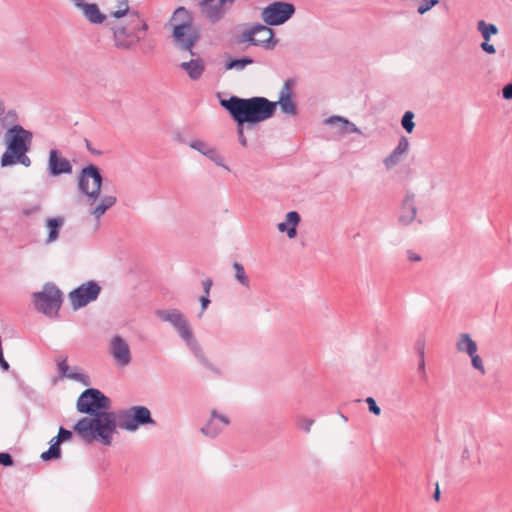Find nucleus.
<instances>
[{
    "mask_svg": "<svg viewBox=\"0 0 512 512\" xmlns=\"http://www.w3.org/2000/svg\"><path fill=\"white\" fill-rule=\"evenodd\" d=\"M275 109L280 108L282 114L288 117H295L298 114L297 105L293 99V91L290 80H286L278 93V100L271 101Z\"/></svg>",
    "mask_w": 512,
    "mask_h": 512,
    "instance_id": "nucleus-14",
    "label": "nucleus"
},
{
    "mask_svg": "<svg viewBox=\"0 0 512 512\" xmlns=\"http://www.w3.org/2000/svg\"><path fill=\"white\" fill-rule=\"evenodd\" d=\"M213 1L214 0H203L200 3V8L203 15L210 21L216 22L224 16L225 9H221V7Z\"/></svg>",
    "mask_w": 512,
    "mask_h": 512,
    "instance_id": "nucleus-24",
    "label": "nucleus"
},
{
    "mask_svg": "<svg viewBox=\"0 0 512 512\" xmlns=\"http://www.w3.org/2000/svg\"><path fill=\"white\" fill-rule=\"evenodd\" d=\"M100 292V285L91 280L70 291L68 299L72 309L76 311L95 301L99 297Z\"/></svg>",
    "mask_w": 512,
    "mask_h": 512,
    "instance_id": "nucleus-10",
    "label": "nucleus"
},
{
    "mask_svg": "<svg viewBox=\"0 0 512 512\" xmlns=\"http://www.w3.org/2000/svg\"><path fill=\"white\" fill-rule=\"evenodd\" d=\"M295 13V7L288 2L276 1L264 7L261 19L266 25L278 26L288 21Z\"/></svg>",
    "mask_w": 512,
    "mask_h": 512,
    "instance_id": "nucleus-9",
    "label": "nucleus"
},
{
    "mask_svg": "<svg viewBox=\"0 0 512 512\" xmlns=\"http://www.w3.org/2000/svg\"><path fill=\"white\" fill-rule=\"evenodd\" d=\"M77 411L88 416L82 417L74 425L75 433L87 443L98 441L104 446L113 443L115 434L114 411L111 399L96 388L83 391L76 402Z\"/></svg>",
    "mask_w": 512,
    "mask_h": 512,
    "instance_id": "nucleus-1",
    "label": "nucleus"
},
{
    "mask_svg": "<svg viewBox=\"0 0 512 512\" xmlns=\"http://www.w3.org/2000/svg\"><path fill=\"white\" fill-rule=\"evenodd\" d=\"M433 498L438 501L440 499V489H439V485L436 484V489H435V492L433 494Z\"/></svg>",
    "mask_w": 512,
    "mask_h": 512,
    "instance_id": "nucleus-53",
    "label": "nucleus"
},
{
    "mask_svg": "<svg viewBox=\"0 0 512 512\" xmlns=\"http://www.w3.org/2000/svg\"><path fill=\"white\" fill-rule=\"evenodd\" d=\"M342 420L347 421V418L342 415Z\"/></svg>",
    "mask_w": 512,
    "mask_h": 512,
    "instance_id": "nucleus-55",
    "label": "nucleus"
},
{
    "mask_svg": "<svg viewBox=\"0 0 512 512\" xmlns=\"http://www.w3.org/2000/svg\"><path fill=\"white\" fill-rule=\"evenodd\" d=\"M116 201L117 199L114 195H104L99 197V203L91 208L90 214L94 216V218L99 219L116 203Z\"/></svg>",
    "mask_w": 512,
    "mask_h": 512,
    "instance_id": "nucleus-28",
    "label": "nucleus"
},
{
    "mask_svg": "<svg viewBox=\"0 0 512 512\" xmlns=\"http://www.w3.org/2000/svg\"><path fill=\"white\" fill-rule=\"evenodd\" d=\"M409 149V141L406 137H400L397 146L384 158L383 164L387 170H391L398 165Z\"/></svg>",
    "mask_w": 512,
    "mask_h": 512,
    "instance_id": "nucleus-21",
    "label": "nucleus"
},
{
    "mask_svg": "<svg viewBox=\"0 0 512 512\" xmlns=\"http://www.w3.org/2000/svg\"><path fill=\"white\" fill-rule=\"evenodd\" d=\"M269 25L255 24L245 29L240 36V42H248L250 45L262 47L266 50H273L278 40L275 38L274 31Z\"/></svg>",
    "mask_w": 512,
    "mask_h": 512,
    "instance_id": "nucleus-8",
    "label": "nucleus"
},
{
    "mask_svg": "<svg viewBox=\"0 0 512 512\" xmlns=\"http://www.w3.org/2000/svg\"><path fill=\"white\" fill-rule=\"evenodd\" d=\"M111 30L114 45L121 50H132L142 40L140 34L136 33L130 19L127 24L118 23L112 26Z\"/></svg>",
    "mask_w": 512,
    "mask_h": 512,
    "instance_id": "nucleus-11",
    "label": "nucleus"
},
{
    "mask_svg": "<svg viewBox=\"0 0 512 512\" xmlns=\"http://www.w3.org/2000/svg\"><path fill=\"white\" fill-rule=\"evenodd\" d=\"M72 435L73 434H72V432L70 430H67V429H65L63 427H60L59 431H58V435L56 437H54L52 439V441H57L58 443L61 444L62 442L71 439Z\"/></svg>",
    "mask_w": 512,
    "mask_h": 512,
    "instance_id": "nucleus-40",
    "label": "nucleus"
},
{
    "mask_svg": "<svg viewBox=\"0 0 512 512\" xmlns=\"http://www.w3.org/2000/svg\"><path fill=\"white\" fill-rule=\"evenodd\" d=\"M73 6L80 10L84 18L91 24H101L106 16L95 3H86L85 0H69Z\"/></svg>",
    "mask_w": 512,
    "mask_h": 512,
    "instance_id": "nucleus-17",
    "label": "nucleus"
},
{
    "mask_svg": "<svg viewBox=\"0 0 512 512\" xmlns=\"http://www.w3.org/2000/svg\"><path fill=\"white\" fill-rule=\"evenodd\" d=\"M48 172L50 176H59L61 174L72 173V165L70 161L62 157L57 149H51L48 157Z\"/></svg>",
    "mask_w": 512,
    "mask_h": 512,
    "instance_id": "nucleus-16",
    "label": "nucleus"
},
{
    "mask_svg": "<svg viewBox=\"0 0 512 512\" xmlns=\"http://www.w3.org/2000/svg\"><path fill=\"white\" fill-rule=\"evenodd\" d=\"M180 68L183 69L191 80H198L204 73L205 65L202 59H192L187 62H182Z\"/></svg>",
    "mask_w": 512,
    "mask_h": 512,
    "instance_id": "nucleus-25",
    "label": "nucleus"
},
{
    "mask_svg": "<svg viewBox=\"0 0 512 512\" xmlns=\"http://www.w3.org/2000/svg\"><path fill=\"white\" fill-rule=\"evenodd\" d=\"M416 215L415 195L408 192L403 199L398 221L401 225L408 226L416 219Z\"/></svg>",
    "mask_w": 512,
    "mask_h": 512,
    "instance_id": "nucleus-19",
    "label": "nucleus"
},
{
    "mask_svg": "<svg viewBox=\"0 0 512 512\" xmlns=\"http://www.w3.org/2000/svg\"><path fill=\"white\" fill-rule=\"evenodd\" d=\"M212 284L213 282L211 279H206L205 281H203V289L206 295H210Z\"/></svg>",
    "mask_w": 512,
    "mask_h": 512,
    "instance_id": "nucleus-51",
    "label": "nucleus"
},
{
    "mask_svg": "<svg viewBox=\"0 0 512 512\" xmlns=\"http://www.w3.org/2000/svg\"><path fill=\"white\" fill-rule=\"evenodd\" d=\"M5 134V151L0 158L1 167H10L21 164L24 167L31 166V159L27 155L30 150L33 134L21 125L11 123Z\"/></svg>",
    "mask_w": 512,
    "mask_h": 512,
    "instance_id": "nucleus-4",
    "label": "nucleus"
},
{
    "mask_svg": "<svg viewBox=\"0 0 512 512\" xmlns=\"http://www.w3.org/2000/svg\"><path fill=\"white\" fill-rule=\"evenodd\" d=\"M0 464L3 466H12L13 465V458L9 453L6 452H0Z\"/></svg>",
    "mask_w": 512,
    "mask_h": 512,
    "instance_id": "nucleus-44",
    "label": "nucleus"
},
{
    "mask_svg": "<svg viewBox=\"0 0 512 512\" xmlns=\"http://www.w3.org/2000/svg\"><path fill=\"white\" fill-rule=\"evenodd\" d=\"M253 62H254L253 59L249 58V57H244V58H241V59H232V60H230L229 62L226 63L225 67H226L227 70L235 69V70L241 71L247 65H250Z\"/></svg>",
    "mask_w": 512,
    "mask_h": 512,
    "instance_id": "nucleus-34",
    "label": "nucleus"
},
{
    "mask_svg": "<svg viewBox=\"0 0 512 512\" xmlns=\"http://www.w3.org/2000/svg\"><path fill=\"white\" fill-rule=\"evenodd\" d=\"M199 302L201 303V312L199 313V317H202L203 313L205 312V310L208 308L209 304H210V298H209V295H206L204 294L203 296H201L199 298Z\"/></svg>",
    "mask_w": 512,
    "mask_h": 512,
    "instance_id": "nucleus-45",
    "label": "nucleus"
},
{
    "mask_svg": "<svg viewBox=\"0 0 512 512\" xmlns=\"http://www.w3.org/2000/svg\"><path fill=\"white\" fill-rule=\"evenodd\" d=\"M129 19L136 31L139 34L141 31L148 30V24L145 20H143L137 12H132L129 14Z\"/></svg>",
    "mask_w": 512,
    "mask_h": 512,
    "instance_id": "nucleus-35",
    "label": "nucleus"
},
{
    "mask_svg": "<svg viewBox=\"0 0 512 512\" xmlns=\"http://www.w3.org/2000/svg\"><path fill=\"white\" fill-rule=\"evenodd\" d=\"M103 178L100 169L90 164L84 167L78 176V189L87 198V202L93 206L99 199Z\"/></svg>",
    "mask_w": 512,
    "mask_h": 512,
    "instance_id": "nucleus-7",
    "label": "nucleus"
},
{
    "mask_svg": "<svg viewBox=\"0 0 512 512\" xmlns=\"http://www.w3.org/2000/svg\"><path fill=\"white\" fill-rule=\"evenodd\" d=\"M189 147L198 151L199 153H201L203 155L205 153V151L208 150L210 145L202 140H193L189 143Z\"/></svg>",
    "mask_w": 512,
    "mask_h": 512,
    "instance_id": "nucleus-39",
    "label": "nucleus"
},
{
    "mask_svg": "<svg viewBox=\"0 0 512 512\" xmlns=\"http://www.w3.org/2000/svg\"><path fill=\"white\" fill-rule=\"evenodd\" d=\"M213 2L217 3L221 7V9H225L224 7L227 5L226 3L220 0H214Z\"/></svg>",
    "mask_w": 512,
    "mask_h": 512,
    "instance_id": "nucleus-54",
    "label": "nucleus"
},
{
    "mask_svg": "<svg viewBox=\"0 0 512 512\" xmlns=\"http://www.w3.org/2000/svg\"><path fill=\"white\" fill-rule=\"evenodd\" d=\"M60 455H61L60 443H58L57 441L51 440L49 449L41 454V459L43 461H49L52 459L59 458Z\"/></svg>",
    "mask_w": 512,
    "mask_h": 512,
    "instance_id": "nucleus-33",
    "label": "nucleus"
},
{
    "mask_svg": "<svg viewBox=\"0 0 512 512\" xmlns=\"http://www.w3.org/2000/svg\"><path fill=\"white\" fill-rule=\"evenodd\" d=\"M203 155L210 159L211 161H213L217 166L222 167L227 171H230L229 167L224 163L223 156L218 152L216 148L210 146Z\"/></svg>",
    "mask_w": 512,
    "mask_h": 512,
    "instance_id": "nucleus-32",
    "label": "nucleus"
},
{
    "mask_svg": "<svg viewBox=\"0 0 512 512\" xmlns=\"http://www.w3.org/2000/svg\"><path fill=\"white\" fill-rule=\"evenodd\" d=\"M323 123L327 126L336 128L341 135L350 133L361 134V130L353 122L342 116H330L324 119Z\"/></svg>",
    "mask_w": 512,
    "mask_h": 512,
    "instance_id": "nucleus-22",
    "label": "nucleus"
},
{
    "mask_svg": "<svg viewBox=\"0 0 512 512\" xmlns=\"http://www.w3.org/2000/svg\"><path fill=\"white\" fill-rule=\"evenodd\" d=\"M172 37L177 47L194 54L192 49L198 41V33L193 25L174 24Z\"/></svg>",
    "mask_w": 512,
    "mask_h": 512,
    "instance_id": "nucleus-13",
    "label": "nucleus"
},
{
    "mask_svg": "<svg viewBox=\"0 0 512 512\" xmlns=\"http://www.w3.org/2000/svg\"><path fill=\"white\" fill-rule=\"evenodd\" d=\"M314 424V421L312 419L306 418V417H300L298 419V426L300 429H302L304 432L309 433L312 426Z\"/></svg>",
    "mask_w": 512,
    "mask_h": 512,
    "instance_id": "nucleus-42",
    "label": "nucleus"
},
{
    "mask_svg": "<svg viewBox=\"0 0 512 512\" xmlns=\"http://www.w3.org/2000/svg\"><path fill=\"white\" fill-rule=\"evenodd\" d=\"M365 402L367 403L368 409L372 414L376 416H379L381 414V408L377 405L373 397H367L365 399Z\"/></svg>",
    "mask_w": 512,
    "mask_h": 512,
    "instance_id": "nucleus-43",
    "label": "nucleus"
},
{
    "mask_svg": "<svg viewBox=\"0 0 512 512\" xmlns=\"http://www.w3.org/2000/svg\"><path fill=\"white\" fill-rule=\"evenodd\" d=\"M65 219L63 217L48 218L45 223L48 235L46 244H52L59 238L60 229L63 227Z\"/></svg>",
    "mask_w": 512,
    "mask_h": 512,
    "instance_id": "nucleus-26",
    "label": "nucleus"
},
{
    "mask_svg": "<svg viewBox=\"0 0 512 512\" xmlns=\"http://www.w3.org/2000/svg\"><path fill=\"white\" fill-rule=\"evenodd\" d=\"M115 434L117 428L128 432H135L140 426L155 425L150 410L145 406H131L114 412Z\"/></svg>",
    "mask_w": 512,
    "mask_h": 512,
    "instance_id": "nucleus-6",
    "label": "nucleus"
},
{
    "mask_svg": "<svg viewBox=\"0 0 512 512\" xmlns=\"http://www.w3.org/2000/svg\"><path fill=\"white\" fill-rule=\"evenodd\" d=\"M233 269H234V278L235 280L241 284L245 288L250 287V279L248 275L245 272V269L241 263L234 262L233 263Z\"/></svg>",
    "mask_w": 512,
    "mask_h": 512,
    "instance_id": "nucleus-31",
    "label": "nucleus"
},
{
    "mask_svg": "<svg viewBox=\"0 0 512 512\" xmlns=\"http://www.w3.org/2000/svg\"><path fill=\"white\" fill-rule=\"evenodd\" d=\"M477 30L481 33L484 40L483 42H489L491 36L498 33V28L495 24L487 23L484 20H479L477 22Z\"/></svg>",
    "mask_w": 512,
    "mask_h": 512,
    "instance_id": "nucleus-30",
    "label": "nucleus"
},
{
    "mask_svg": "<svg viewBox=\"0 0 512 512\" xmlns=\"http://www.w3.org/2000/svg\"><path fill=\"white\" fill-rule=\"evenodd\" d=\"M454 446L461 450L462 460H468L471 456V450L474 448L475 436L471 429L458 431L454 434Z\"/></svg>",
    "mask_w": 512,
    "mask_h": 512,
    "instance_id": "nucleus-18",
    "label": "nucleus"
},
{
    "mask_svg": "<svg viewBox=\"0 0 512 512\" xmlns=\"http://www.w3.org/2000/svg\"><path fill=\"white\" fill-rule=\"evenodd\" d=\"M436 3H438V0H422L417 8V12L419 14H424L429 11Z\"/></svg>",
    "mask_w": 512,
    "mask_h": 512,
    "instance_id": "nucleus-41",
    "label": "nucleus"
},
{
    "mask_svg": "<svg viewBox=\"0 0 512 512\" xmlns=\"http://www.w3.org/2000/svg\"><path fill=\"white\" fill-rule=\"evenodd\" d=\"M418 351L421 355V361L419 362V366H418V370L421 372V373H425V362H424V358H423V354H424V348L422 345H420L418 343Z\"/></svg>",
    "mask_w": 512,
    "mask_h": 512,
    "instance_id": "nucleus-50",
    "label": "nucleus"
},
{
    "mask_svg": "<svg viewBox=\"0 0 512 512\" xmlns=\"http://www.w3.org/2000/svg\"><path fill=\"white\" fill-rule=\"evenodd\" d=\"M243 125L244 124H237V133H238V139H239L240 144L242 146L246 147L247 146V139L244 136Z\"/></svg>",
    "mask_w": 512,
    "mask_h": 512,
    "instance_id": "nucleus-46",
    "label": "nucleus"
},
{
    "mask_svg": "<svg viewBox=\"0 0 512 512\" xmlns=\"http://www.w3.org/2000/svg\"><path fill=\"white\" fill-rule=\"evenodd\" d=\"M481 49L486 52L487 54H495L496 49L493 44H490L489 42H482L480 44Z\"/></svg>",
    "mask_w": 512,
    "mask_h": 512,
    "instance_id": "nucleus-49",
    "label": "nucleus"
},
{
    "mask_svg": "<svg viewBox=\"0 0 512 512\" xmlns=\"http://www.w3.org/2000/svg\"><path fill=\"white\" fill-rule=\"evenodd\" d=\"M407 259L411 262H420L422 260L421 255L416 253L415 251L409 249L406 251Z\"/></svg>",
    "mask_w": 512,
    "mask_h": 512,
    "instance_id": "nucleus-47",
    "label": "nucleus"
},
{
    "mask_svg": "<svg viewBox=\"0 0 512 512\" xmlns=\"http://www.w3.org/2000/svg\"><path fill=\"white\" fill-rule=\"evenodd\" d=\"M455 346L458 352L465 353L468 356L475 354L478 350L477 343L468 333H461L456 340Z\"/></svg>",
    "mask_w": 512,
    "mask_h": 512,
    "instance_id": "nucleus-27",
    "label": "nucleus"
},
{
    "mask_svg": "<svg viewBox=\"0 0 512 512\" xmlns=\"http://www.w3.org/2000/svg\"><path fill=\"white\" fill-rule=\"evenodd\" d=\"M502 97L505 100H512V83H509L502 88Z\"/></svg>",
    "mask_w": 512,
    "mask_h": 512,
    "instance_id": "nucleus-48",
    "label": "nucleus"
},
{
    "mask_svg": "<svg viewBox=\"0 0 512 512\" xmlns=\"http://www.w3.org/2000/svg\"><path fill=\"white\" fill-rule=\"evenodd\" d=\"M57 368L61 377H66L84 385H89V376L81 372L77 367H69L66 357H61L57 360Z\"/></svg>",
    "mask_w": 512,
    "mask_h": 512,
    "instance_id": "nucleus-20",
    "label": "nucleus"
},
{
    "mask_svg": "<svg viewBox=\"0 0 512 512\" xmlns=\"http://www.w3.org/2000/svg\"><path fill=\"white\" fill-rule=\"evenodd\" d=\"M300 223V215L296 211H290L286 214L285 221L278 223L277 229L281 233H286L289 239L297 236V226Z\"/></svg>",
    "mask_w": 512,
    "mask_h": 512,
    "instance_id": "nucleus-23",
    "label": "nucleus"
},
{
    "mask_svg": "<svg viewBox=\"0 0 512 512\" xmlns=\"http://www.w3.org/2000/svg\"><path fill=\"white\" fill-rule=\"evenodd\" d=\"M39 210H40V206L39 205H33V206L29 207V208L24 209L23 213L25 215H31L33 213L38 212Z\"/></svg>",
    "mask_w": 512,
    "mask_h": 512,
    "instance_id": "nucleus-52",
    "label": "nucleus"
},
{
    "mask_svg": "<svg viewBox=\"0 0 512 512\" xmlns=\"http://www.w3.org/2000/svg\"><path fill=\"white\" fill-rule=\"evenodd\" d=\"M108 351L117 367H127L132 362V352L127 339L113 335L109 340Z\"/></svg>",
    "mask_w": 512,
    "mask_h": 512,
    "instance_id": "nucleus-12",
    "label": "nucleus"
},
{
    "mask_svg": "<svg viewBox=\"0 0 512 512\" xmlns=\"http://www.w3.org/2000/svg\"><path fill=\"white\" fill-rule=\"evenodd\" d=\"M470 359H471V364H472V367L477 370L478 372H480L481 375H485L486 373V370H485V367H484V363H483V360L482 358L477 354V352L475 354H472L469 356Z\"/></svg>",
    "mask_w": 512,
    "mask_h": 512,
    "instance_id": "nucleus-37",
    "label": "nucleus"
},
{
    "mask_svg": "<svg viewBox=\"0 0 512 512\" xmlns=\"http://www.w3.org/2000/svg\"><path fill=\"white\" fill-rule=\"evenodd\" d=\"M170 22L173 25L174 24L193 25V18L191 16L190 12L185 7H179L174 11Z\"/></svg>",
    "mask_w": 512,
    "mask_h": 512,
    "instance_id": "nucleus-29",
    "label": "nucleus"
},
{
    "mask_svg": "<svg viewBox=\"0 0 512 512\" xmlns=\"http://www.w3.org/2000/svg\"><path fill=\"white\" fill-rule=\"evenodd\" d=\"M237 124H256L270 119L275 114V104L265 97L239 98L231 96L220 101Z\"/></svg>",
    "mask_w": 512,
    "mask_h": 512,
    "instance_id": "nucleus-2",
    "label": "nucleus"
},
{
    "mask_svg": "<svg viewBox=\"0 0 512 512\" xmlns=\"http://www.w3.org/2000/svg\"><path fill=\"white\" fill-rule=\"evenodd\" d=\"M130 13L131 12L129 11L128 2L126 0H122L118 4V9L115 12H113L112 15H113V17L119 19L125 15L129 16Z\"/></svg>",
    "mask_w": 512,
    "mask_h": 512,
    "instance_id": "nucleus-38",
    "label": "nucleus"
},
{
    "mask_svg": "<svg viewBox=\"0 0 512 512\" xmlns=\"http://www.w3.org/2000/svg\"><path fill=\"white\" fill-rule=\"evenodd\" d=\"M155 315L159 320L168 323L173 328L199 363L213 373L220 374V369L205 356L201 345L195 337L189 319L182 311L177 308L159 309L155 311Z\"/></svg>",
    "mask_w": 512,
    "mask_h": 512,
    "instance_id": "nucleus-3",
    "label": "nucleus"
},
{
    "mask_svg": "<svg viewBox=\"0 0 512 512\" xmlns=\"http://www.w3.org/2000/svg\"><path fill=\"white\" fill-rule=\"evenodd\" d=\"M230 424L229 418L217 410L210 412L207 422L201 427L200 432L208 438H216Z\"/></svg>",
    "mask_w": 512,
    "mask_h": 512,
    "instance_id": "nucleus-15",
    "label": "nucleus"
},
{
    "mask_svg": "<svg viewBox=\"0 0 512 512\" xmlns=\"http://www.w3.org/2000/svg\"><path fill=\"white\" fill-rule=\"evenodd\" d=\"M414 113L412 111H406L401 119V125L406 130L407 133H412L415 127V123L413 121Z\"/></svg>",
    "mask_w": 512,
    "mask_h": 512,
    "instance_id": "nucleus-36",
    "label": "nucleus"
},
{
    "mask_svg": "<svg viewBox=\"0 0 512 512\" xmlns=\"http://www.w3.org/2000/svg\"><path fill=\"white\" fill-rule=\"evenodd\" d=\"M31 297L33 305L39 313L52 319L58 317L63 302V293L54 283H45L42 289L34 292Z\"/></svg>",
    "mask_w": 512,
    "mask_h": 512,
    "instance_id": "nucleus-5",
    "label": "nucleus"
}]
</instances>
